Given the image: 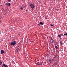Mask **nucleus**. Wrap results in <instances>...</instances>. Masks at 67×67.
Here are the masks:
<instances>
[{"label": "nucleus", "instance_id": "f257e3e1", "mask_svg": "<svg viewBox=\"0 0 67 67\" xmlns=\"http://www.w3.org/2000/svg\"><path fill=\"white\" fill-rule=\"evenodd\" d=\"M16 41H13V42L12 41L10 43V44H11V45H12L13 46H14L15 45V44H16Z\"/></svg>", "mask_w": 67, "mask_h": 67}, {"label": "nucleus", "instance_id": "f03ea898", "mask_svg": "<svg viewBox=\"0 0 67 67\" xmlns=\"http://www.w3.org/2000/svg\"><path fill=\"white\" fill-rule=\"evenodd\" d=\"M30 6L32 9H34L35 7V5L33 4V3H30Z\"/></svg>", "mask_w": 67, "mask_h": 67}, {"label": "nucleus", "instance_id": "7ed1b4c3", "mask_svg": "<svg viewBox=\"0 0 67 67\" xmlns=\"http://www.w3.org/2000/svg\"><path fill=\"white\" fill-rule=\"evenodd\" d=\"M2 67H8V66L7 65H6L5 64V63H4L3 64V65L2 66Z\"/></svg>", "mask_w": 67, "mask_h": 67}, {"label": "nucleus", "instance_id": "20e7f679", "mask_svg": "<svg viewBox=\"0 0 67 67\" xmlns=\"http://www.w3.org/2000/svg\"><path fill=\"white\" fill-rule=\"evenodd\" d=\"M1 52L2 54H3V53H5L4 50H1Z\"/></svg>", "mask_w": 67, "mask_h": 67}, {"label": "nucleus", "instance_id": "39448f33", "mask_svg": "<svg viewBox=\"0 0 67 67\" xmlns=\"http://www.w3.org/2000/svg\"><path fill=\"white\" fill-rule=\"evenodd\" d=\"M6 5H7L8 6H10V3L8 2L7 3V4H6Z\"/></svg>", "mask_w": 67, "mask_h": 67}, {"label": "nucleus", "instance_id": "423d86ee", "mask_svg": "<svg viewBox=\"0 0 67 67\" xmlns=\"http://www.w3.org/2000/svg\"><path fill=\"white\" fill-rule=\"evenodd\" d=\"M56 55H55H55H53V58H55V57H56Z\"/></svg>", "mask_w": 67, "mask_h": 67}, {"label": "nucleus", "instance_id": "0eeeda50", "mask_svg": "<svg viewBox=\"0 0 67 67\" xmlns=\"http://www.w3.org/2000/svg\"><path fill=\"white\" fill-rule=\"evenodd\" d=\"M55 48L56 49H58V47L57 46H55Z\"/></svg>", "mask_w": 67, "mask_h": 67}, {"label": "nucleus", "instance_id": "6e6552de", "mask_svg": "<svg viewBox=\"0 0 67 67\" xmlns=\"http://www.w3.org/2000/svg\"><path fill=\"white\" fill-rule=\"evenodd\" d=\"M19 49V48H18V49H16V52H18Z\"/></svg>", "mask_w": 67, "mask_h": 67}, {"label": "nucleus", "instance_id": "1a4fd4ad", "mask_svg": "<svg viewBox=\"0 0 67 67\" xmlns=\"http://www.w3.org/2000/svg\"><path fill=\"white\" fill-rule=\"evenodd\" d=\"M53 42H54V40H52V42H51V44H52V43H53Z\"/></svg>", "mask_w": 67, "mask_h": 67}, {"label": "nucleus", "instance_id": "9d476101", "mask_svg": "<svg viewBox=\"0 0 67 67\" xmlns=\"http://www.w3.org/2000/svg\"><path fill=\"white\" fill-rule=\"evenodd\" d=\"M40 24H42V25H43V23H42V22H40Z\"/></svg>", "mask_w": 67, "mask_h": 67}, {"label": "nucleus", "instance_id": "9b49d317", "mask_svg": "<svg viewBox=\"0 0 67 67\" xmlns=\"http://www.w3.org/2000/svg\"><path fill=\"white\" fill-rule=\"evenodd\" d=\"M49 62H50V63H51V61H52V59H49Z\"/></svg>", "mask_w": 67, "mask_h": 67}, {"label": "nucleus", "instance_id": "f8f14e48", "mask_svg": "<svg viewBox=\"0 0 67 67\" xmlns=\"http://www.w3.org/2000/svg\"><path fill=\"white\" fill-rule=\"evenodd\" d=\"M42 62H41V63H38V65H42Z\"/></svg>", "mask_w": 67, "mask_h": 67}, {"label": "nucleus", "instance_id": "ddd939ff", "mask_svg": "<svg viewBox=\"0 0 67 67\" xmlns=\"http://www.w3.org/2000/svg\"><path fill=\"white\" fill-rule=\"evenodd\" d=\"M2 61H0V65H2Z\"/></svg>", "mask_w": 67, "mask_h": 67}, {"label": "nucleus", "instance_id": "4468645a", "mask_svg": "<svg viewBox=\"0 0 67 67\" xmlns=\"http://www.w3.org/2000/svg\"><path fill=\"white\" fill-rule=\"evenodd\" d=\"M60 44H61V45H63V43H62V42H60Z\"/></svg>", "mask_w": 67, "mask_h": 67}, {"label": "nucleus", "instance_id": "2eb2a0df", "mask_svg": "<svg viewBox=\"0 0 67 67\" xmlns=\"http://www.w3.org/2000/svg\"><path fill=\"white\" fill-rule=\"evenodd\" d=\"M23 9V7H21L20 8L21 10H22Z\"/></svg>", "mask_w": 67, "mask_h": 67}, {"label": "nucleus", "instance_id": "dca6fc26", "mask_svg": "<svg viewBox=\"0 0 67 67\" xmlns=\"http://www.w3.org/2000/svg\"><path fill=\"white\" fill-rule=\"evenodd\" d=\"M58 36H59V38H60V37H61V36L60 35H58Z\"/></svg>", "mask_w": 67, "mask_h": 67}, {"label": "nucleus", "instance_id": "f3484780", "mask_svg": "<svg viewBox=\"0 0 67 67\" xmlns=\"http://www.w3.org/2000/svg\"><path fill=\"white\" fill-rule=\"evenodd\" d=\"M49 67H53V66L52 65H51L49 66Z\"/></svg>", "mask_w": 67, "mask_h": 67}, {"label": "nucleus", "instance_id": "a211bd4d", "mask_svg": "<svg viewBox=\"0 0 67 67\" xmlns=\"http://www.w3.org/2000/svg\"><path fill=\"white\" fill-rule=\"evenodd\" d=\"M64 35H67V32L65 33V34H64Z\"/></svg>", "mask_w": 67, "mask_h": 67}, {"label": "nucleus", "instance_id": "6ab92c4d", "mask_svg": "<svg viewBox=\"0 0 67 67\" xmlns=\"http://www.w3.org/2000/svg\"><path fill=\"white\" fill-rule=\"evenodd\" d=\"M52 40H53L52 38L51 40V42L52 43Z\"/></svg>", "mask_w": 67, "mask_h": 67}, {"label": "nucleus", "instance_id": "aec40b11", "mask_svg": "<svg viewBox=\"0 0 67 67\" xmlns=\"http://www.w3.org/2000/svg\"><path fill=\"white\" fill-rule=\"evenodd\" d=\"M51 26H53V25H52V24H51Z\"/></svg>", "mask_w": 67, "mask_h": 67}, {"label": "nucleus", "instance_id": "412c9836", "mask_svg": "<svg viewBox=\"0 0 67 67\" xmlns=\"http://www.w3.org/2000/svg\"><path fill=\"white\" fill-rule=\"evenodd\" d=\"M2 33V32L1 31H0V34H1Z\"/></svg>", "mask_w": 67, "mask_h": 67}, {"label": "nucleus", "instance_id": "4be33fe9", "mask_svg": "<svg viewBox=\"0 0 67 67\" xmlns=\"http://www.w3.org/2000/svg\"><path fill=\"white\" fill-rule=\"evenodd\" d=\"M8 1H11V0H8Z\"/></svg>", "mask_w": 67, "mask_h": 67}, {"label": "nucleus", "instance_id": "5701e85b", "mask_svg": "<svg viewBox=\"0 0 67 67\" xmlns=\"http://www.w3.org/2000/svg\"><path fill=\"white\" fill-rule=\"evenodd\" d=\"M38 25H39V26H40V23H39V24H38Z\"/></svg>", "mask_w": 67, "mask_h": 67}, {"label": "nucleus", "instance_id": "b1692460", "mask_svg": "<svg viewBox=\"0 0 67 67\" xmlns=\"http://www.w3.org/2000/svg\"><path fill=\"white\" fill-rule=\"evenodd\" d=\"M45 19H47V17H45Z\"/></svg>", "mask_w": 67, "mask_h": 67}, {"label": "nucleus", "instance_id": "393cba45", "mask_svg": "<svg viewBox=\"0 0 67 67\" xmlns=\"http://www.w3.org/2000/svg\"><path fill=\"white\" fill-rule=\"evenodd\" d=\"M60 35L61 36H63V35H62V34H60Z\"/></svg>", "mask_w": 67, "mask_h": 67}, {"label": "nucleus", "instance_id": "a878e982", "mask_svg": "<svg viewBox=\"0 0 67 67\" xmlns=\"http://www.w3.org/2000/svg\"><path fill=\"white\" fill-rule=\"evenodd\" d=\"M60 40H61V36H60Z\"/></svg>", "mask_w": 67, "mask_h": 67}, {"label": "nucleus", "instance_id": "bb28decb", "mask_svg": "<svg viewBox=\"0 0 67 67\" xmlns=\"http://www.w3.org/2000/svg\"><path fill=\"white\" fill-rule=\"evenodd\" d=\"M15 20H16V21H18V20H17L16 19Z\"/></svg>", "mask_w": 67, "mask_h": 67}, {"label": "nucleus", "instance_id": "cd10ccee", "mask_svg": "<svg viewBox=\"0 0 67 67\" xmlns=\"http://www.w3.org/2000/svg\"><path fill=\"white\" fill-rule=\"evenodd\" d=\"M26 11L27 12L28 11H27V10H26Z\"/></svg>", "mask_w": 67, "mask_h": 67}, {"label": "nucleus", "instance_id": "c85d7f7f", "mask_svg": "<svg viewBox=\"0 0 67 67\" xmlns=\"http://www.w3.org/2000/svg\"><path fill=\"white\" fill-rule=\"evenodd\" d=\"M18 34V35H20V34Z\"/></svg>", "mask_w": 67, "mask_h": 67}, {"label": "nucleus", "instance_id": "c756f323", "mask_svg": "<svg viewBox=\"0 0 67 67\" xmlns=\"http://www.w3.org/2000/svg\"><path fill=\"white\" fill-rule=\"evenodd\" d=\"M18 47H19V46Z\"/></svg>", "mask_w": 67, "mask_h": 67}]
</instances>
